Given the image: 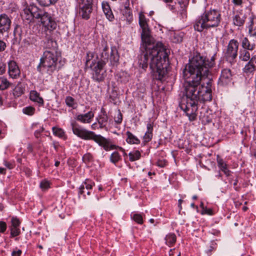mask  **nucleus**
Returning a JSON list of instances; mask_svg holds the SVG:
<instances>
[{
  "mask_svg": "<svg viewBox=\"0 0 256 256\" xmlns=\"http://www.w3.org/2000/svg\"><path fill=\"white\" fill-rule=\"evenodd\" d=\"M4 164L8 169H12L14 167V162H8L6 160H4Z\"/></svg>",
  "mask_w": 256,
  "mask_h": 256,
  "instance_id": "c03bdc74",
  "label": "nucleus"
},
{
  "mask_svg": "<svg viewBox=\"0 0 256 256\" xmlns=\"http://www.w3.org/2000/svg\"><path fill=\"white\" fill-rule=\"evenodd\" d=\"M216 54L210 58L196 54L190 59L189 63L183 70V77L186 80V98L179 104L180 108L186 114L190 121L196 119L199 103L212 99V80L208 78L210 68L215 65Z\"/></svg>",
  "mask_w": 256,
  "mask_h": 256,
  "instance_id": "f257e3e1",
  "label": "nucleus"
},
{
  "mask_svg": "<svg viewBox=\"0 0 256 256\" xmlns=\"http://www.w3.org/2000/svg\"><path fill=\"white\" fill-rule=\"evenodd\" d=\"M12 84L4 76L0 77V90H4L8 89Z\"/></svg>",
  "mask_w": 256,
  "mask_h": 256,
  "instance_id": "c85d7f7f",
  "label": "nucleus"
},
{
  "mask_svg": "<svg viewBox=\"0 0 256 256\" xmlns=\"http://www.w3.org/2000/svg\"><path fill=\"white\" fill-rule=\"evenodd\" d=\"M12 18L5 13L0 14V34L8 33L10 30Z\"/></svg>",
  "mask_w": 256,
  "mask_h": 256,
  "instance_id": "9b49d317",
  "label": "nucleus"
},
{
  "mask_svg": "<svg viewBox=\"0 0 256 256\" xmlns=\"http://www.w3.org/2000/svg\"><path fill=\"white\" fill-rule=\"evenodd\" d=\"M120 56L116 48L114 46L111 48L110 55V62L112 66H116L118 64Z\"/></svg>",
  "mask_w": 256,
  "mask_h": 256,
  "instance_id": "aec40b11",
  "label": "nucleus"
},
{
  "mask_svg": "<svg viewBox=\"0 0 256 256\" xmlns=\"http://www.w3.org/2000/svg\"><path fill=\"white\" fill-rule=\"evenodd\" d=\"M239 42L235 39L229 41L224 52V57L227 60L234 61L238 56Z\"/></svg>",
  "mask_w": 256,
  "mask_h": 256,
  "instance_id": "1a4fd4ad",
  "label": "nucleus"
},
{
  "mask_svg": "<svg viewBox=\"0 0 256 256\" xmlns=\"http://www.w3.org/2000/svg\"><path fill=\"white\" fill-rule=\"evenodd\" d=\"M80 4H92L93 0H79Z\"/></svg>",
  "mask_w": 256,
  "mask_h": 256,
  "instance_id": "bf43d9fd",
  "label": "nucleus"
},
{
  "mask_svg": "<svg viewBox=\"0 0 256 256\" xmlns=\"http://www.w3.org/2000/svg\"><path fill=\"white\" fill-rule=\"evenodd\" d=\"M20 222L17 218H12L11 219V225L9 227L20 228Z\"/></svg>",
  "mask_w": 256,
  "mask_h": 256,
  "instance_id": "58836bf2",
  "label": "nucleus"
},
{
  "mask_svg": "<svg viewBox=\"0 0 256 256\" xmlns=\"http://www.w3.org/2000/svg\"><path fill=\"white\" fill-rule=\"evenodd\" d=\"M120 159V156L118 152H114L112 154L110 160L114 164H116Z\"/></svg>",
  "mask_w": 256,
  "mask_h": 256,
  "instance_id": "f704fd0d",
  "label": "nucleus"
},
{
  "mask_svg": "<svg viewBox=\"0 0 256 256\" xmlns=\"http://www.w3.org/2000/svg\"><path fill=\"white\" fill-rule=\"evenodd\" d=\"M148 21L142 12L139 14V24L142 29L141 38L144 50L139 56L138 64L144 70L149 65L153 79L162 81L168 73L170 52L162 42H158L156 45L152 44Z\"/></svg>",
  "mask_w": 256,
  "mask_h": 256,
  "instance_id": "f03ea898",
  "label": "nucleus"
},
{
  "mask_svg": "<svg viewBox=\"0 0 256 256\" xmlns=\"http://www.w3.org/2000/svg\"><path fill=\"white\" fill-rule=\"evenodd\" d=\"M35 111V108L32 106H26L22 109L24 114L30 116H32L34 114Z\"/></svg>",
  "mask_w": 256,
  "mask_h": 256,
  "instance_id": "473e14b6",
  "label": "nucleus"
},
{
  "mask_svg": "<svg viewBox=\"0 0 256 256\" xmlns=\"http://www.w3.org/2000/svg\"><path fill=\"white\" fill-rule=\"evenodd\" d=\"M94 117V114L92 111H90L85 114H80L76 116L77 120L82 123H90Z\"/></svg>",
  "mask_w": 256,
  "mask_h": 256,
  "instance_id": "6ab92c4d",
  "label": "nucleus"
},
{
  "mask_svg": "<svg viewBox=\"0 0 256 256\" xmlns=\"http://www.w3.org/2000/svg\"><path fill=\"white\" fill-rule=\"evenodd\" d=\"M6 48V43L2 40H0V52L5 50Z\"/></svg>",
  "mask_w": 256,
  "mask_h": 256,
  "instance_id": "6e6d98bb",
  "label": "nucleus"
},
{
  "mask_svg": "<svg viewBox=\"0 0 256 256\" xmlns=\"http://www.w3.org/2000/svg\"><path fill=\"white\" fill-rule=\"evenodd\" d=\"M232 77V74L230 69L222 70L218 81V84L222 86H226L231 82Z\"/></svg>",
  "mask_w": 256,
  "mask_h": 256,
  "instance_id": "2eb2a0df",
  "label": "nucleus"
},
{
  "mask_svg": "<svg viewBox=\"0 0 256 256\" xmlns=\"http://www.w3.org/2000/svg\"><path fill=\"white\" fill-rule=\"evenodd\" d=\"M22 254V251L20 250H14L12 252V256H21Z\"/></svg>",
  "mask_w": 256,
  "mask_h": 256,
  "instance_id": "4d7b16f0",
  "label": "nucleus"
},
{
  "mask_svg": "<svg viewBox=\"0 0 256 256\" xmlns=\"http://www.w3.org/2000/svg\"><path fill=\"white\" fill-rule=\"evenodd\" d=\"M42 6H48L54 4L58 0H36Z\"/></svg>",
  "mask_w": 256,
  "mask_h": 256,
  "instance_id": "2f4dec72",
  "label": "nucleus"
},
{
  "mask_svg": "<svg viewBox=\"0 0 256 256\" xmlns=\"http://www.w3.org/2000/svg\"><path fill=\"white\" fill-rule=\"evenodd\" d=\"M61 56L58 51H44L36 70L42 74L44 70L49 75H52L56 70L58 71L61 67L58 65V60Z\"/></svg>",
  "mask_w": 256,
  "mask_h": 256,
  "instance_id": "423d86ee",
  "label": "nucleus"
},
{
  "mask_svg": "<svg viewBox=\"0 0 256 256\" xmlns=\"http://www.w3.org/2000/svg\"><path fill=\"white\" fill-rule=\"evenodd\" d=\"M14 92L16 93L17 96H18L24 94V92L21 88L16 87L14 90Z\"/></svg>",
  "mask_w": 256,
  "mask_h": 256,
  "instance_id": "864d4df0",
  "label": "nucleus"
},
{
  "mask_svg": "<svg viewBox=\"0 0 256 256\" xmlns=\"http://www.w3.org/2000/svg\"><path fill=\"white\" fill-rule=\"evenodd\" d=\"M114 120V122L118 124H120L122 123V114L121 113L120 110H118L117 116L116 117Z\"/></svg>",
  "mask_w": 256,
  "mask_h": 256,
  "instance_id": "a19ab883",
  "label": "nucleus"
},
{
  "mask_svg": "<svg viewBox=\"0 0 256 256\" xmlns=\"http://www.w3.org/2000/svg\"><path fill=\"white\" fill-rule=\"evenodd\" d=\"M27 148L29 152H32L33 148H32V146L31 144H28Z\"/></svg>",
  "mask_w": 256,
  "mask_h": 256,
  "instance_id": "338daca9",
  "label": "nucleus"
},
{
  "mask_svg": "<svg viewBox=\"0 0 256 256\" xmlns=\"http://www.w3.org/2000/svg\"><path fill=\"white\" fill-rule=\"evenodd\" d=\"M40 188L42 190H48L50 188V182L46 180L42 181L40 184Z\"/></svg>",
  "mask_w": 256,
  "mask_h": 256,
  "instance_id": "79ce46f5",
  "label": "nucleus"
},
{
  "mask_svg": "<svg viewBox=\"0 0 256 256\" xmlns=\"http://www.w3.org/2000/svg\"><path fill=\"white\" fill-rule=\"evenodd\" d=\"M8 64L10 77L13 79L18 78L20 76V70L17 63L14 60H10L8 62Z\"/></svg>",
  "mask_w": 256,
  "mask_h": 256,
  "instance_id": "ddd939ff",
  "label": "nucleus"
},
{
  "mask_svg": "<svg viewBox=\"0 0 256 256\" xmlns=\"http://www.w3.org/2000/svg\"><path fill=\"white\" fill-rule=\"evenodd\" d=\"M36 36H32L31 37H29L28 38L29 40H28V44H36Z\"/></svg>",
  "mask_w": 256,
  "mask_h": 256,
  "instance_id": "8fccbe9b",
  "label": "nucleus"
},
{
  "mask_svg": "<svg viewBox=\"0 0 256 256\" xmlns=\"http://www.w3.org/2000/svg\"><path fill=\"white\" fill-rule=\"evenodd\" d=\"M122 7H124V9L128 12V16H130V9L129 8V0H126L125 2L124 3V5Z\"/></svg>",
  "mask_w": 256,
  "mask_h": 256,
  "instance_id": "3c124183",
  "label": "nucleus"
},
{
  "mask_svg": "<svg viewBox=\"0 0 256 256\" xmlns=\"http://www.w3.org/2000/svg\"><path fill=\"white\" fill-rule=\"evenodd\" d=\"M30 99L38 103L40 106H42L44 104L43 98L40 96V93L34 90H32L30 93Z\"/></svg>",
  "mask_w": 256,
  "mask_h": 256,
  "instance_id": "412c9836",
  "label": "nucleus"
},
{
  "mask_svg": "<svg viewBox=\"0 0 256 256\" xmlns=\"http://www.w3.org/2000/svg\"><path fill=\"white\" fill-rule=\"evenodd\" d=\"M10 231V238H14L18 236L20 234V228L9 227Z\"/></svg>",
  "mask_w": 256,
  "mask_h": 256,
  "instance_id": "4c0bfd02",
  "label": "nucleus"
},
{
  "mask_svg": "<svg viewBox=\"0 0 256 256\" xmlns=\"http://www.w3.org/2000/svg\"><path fill=\"white\" fill-rule=\"evenodd\" d=\"M214 250V246L212 245L210 246L208 249L206 250V253L208 255L211 254V252Z\"/></svg>",
  "mask_w": 256,
  "mask_h": 256,
  "instance_id": "052dcab7",
  "label": "nucleus"
},
{
  "mask_svg": "<svg viewBox=\"0 0 256 256\" xmlns=\"http://www.w3.org/2000/svg\"><path fill=\"white\" fill-rule=\"evenodd\" d=\"M7 226L5 222L0 221V232L3 233L4 232L6 229Z\"/></svg>",
  "mask_w": 256,
  "mask_h": 256,
  "instance_id": "09e8293b",
  "label": "nucleus"
},
{
  "mask_svg": "<svg viewBox=\"0 0 256 256\" xmlns=\"http://www.w3.org/2000/svg\"><path fill=\"white\" fill-rule=\"evenodd\" d=\"M202 122L204 124H208L212 122V118H210V116H204L202 118Z\"/></svg>",
  "mask_w": 256,
  "mask_h": 256,
  "instance_id": "49530a36",
  "label": "nucleus"
},
{
  "mask_svg": "<svg viewBox=\"0 0 256 256\" xmlns=\"http://www.w3.org/2000/svg\"><path fill=\"white\" fill-rule=\"evenodd\" d=\"M95 52L99 54L100 59L98 60H103L105 64L109 58L108 46L106 41L102 40L95 49Z\"/></svg>",
  "mask_w": 256,
  "mask_h": 256,
  "instance_id": "9d476101",
  "label": "nucleus"
},
{
  "mask_svg": "<svg viewBox=\"0 0 256 256\" xmlns=\"http://www.w3.org/2000/svg\"><path fill=\"white\" fill-rule=\"evenodd\" d=\"M52 130L55 136L62 138H66L65 132L62 128L54 126L52 128Z\"/></svg>",
  "mask_w": 256,
  "mask_h": 256,
  "instance_id": "c756f323",
  "label": "nucleus"
},
{
  "mask_svg": "<svg viewBox=\"0 0 256 256\" xmlns=\"http://www.w3.org/2000/svg\"><path fill=\"white\" fill-rule=\"evenodd\" d=\"M65 102L68 106L72 108H74V106L76 104L74 99L70 96L66 98Z\"/></svg>",
  "mask_w": 256,
  "mask_h": 256,
  "instance_id": "c9c22d12",
  "label": "nucleus"
},
{
  "mask_svg": "<svg viewBox=\"0 0 256 256\" xmlns=\"http://www.w3.org/2000/svg\"><path fill=\"white\" fill-rule=\"evenodd\" d=\"M130 160L134 162L139 160L140 158L141 154L138 150H135L133 152H130L128 154Z\"/></svg>",
  "mask_w": 256,
  "mask_h": 256,
  "instance_id": "7c9ffc66",
  "label": "nucleus"
},
{
  "mask_svg": "<svg viewBox=\"0 0 256 256\" xmlns=\"http://www.w3.org/2000/svg\"><path fill=\"white\" fill-rule=\"evenodd\" d=\"M200 207L202 208V210H204L205 208L203 202H201L200 204Z\"/></svg>",
  "mask_w": 256,
  "mask_h": 256,
  "instance_id": "774afa93",
  "label": "nucleus"
},
{
  "mask_svg": "<svg viewBox=\"0 0 256 256\" xmlns=\"http://www.w3.org/2000/svg\"><path fill=\"white\" fill-rule=\"evenodd\" d=\"M201 214H202L212 215L213 212L211 208H205L204 210H202Z\"/></svg>",
  "mask_w": 256,
  "mask_h": 256,
  "instance_id": "de8ad7c7",
  "label": "nucleus"
},
{
  "mask_svg": "<svg viewBox=\"0 0 256 256\" xmlns=\"http://www.w3.org/2000/svg\"><path fill=\"white\" fill-rule=\"evenodd\" d=\"M222 21L220 12L216 9L206 10L195 20L194 28L198 32H206L218 27Z\"/></svg>",
  "mask_w": 256,
  "mask_h": 256,
  "instance_id": "20e7f679",
  "label": "nucleus"
},
{
  "mask_svg": "<svg viewBox=\"0 0 256 256\" xmlns=\"http://www.w3.org/2000/svg\"><path fill=\"white\" fill-rule=\"evenodd\" d=\"M238 58L240 60L247 62L242 68L243 73L247 76L253 75L256 71V54L250 57L249 50L246 49H240L239 51Z\"/></svg>",
  "mask_w": 256,
  "mask_h": 256,
  "instance_id": "0eeeda50",
  "label": "nucleus"
},
{
  "mask_svg": "<svg viewBox=\"0 0 256 256\" xmlns=\"http://www.w3.org/2000/svg\"><path fill=\"white\" fill-rule=\"evenodd\" d=\"M233 4L236 6H240L242 4V0H232Z\"/></svg>",
  "mask_w": 256,
  "mask_h": 256,
  "instance_id": "13d9d810",
  "label": "nucleus"
},
{
  "mask_svg": "<svg viewBox=\"0 0 256 256\" xmlns=\"http://www.w3.org/2000/svg\"><path fill=\"white\" fill-rule=\"evenodd\" d=\"M82 6H80L79 11L80 15L84 20H88L90 18V14L92 10V4H80Z\"/></svg>",
  "mask_w": 256,
  "mask_h": 256,
  "instance_id": "dca6fc26",
  "label": "nucleus"
},
{
  "mask_svg": "<svg viewBox=\"0 0 256 256\" xmlns=\"http://www.w3.org/2000/svg\"><path fill=\"white\" fill-rule=\"evenodd\" d=\"M233 182V186H234V190L236 191H238L240 190V187L237 186L238 183V180L235 179L234 180H232L231 182Z\"/></svg>",
  "mask_w": 256,
  "mask_h": 256,
  "instance_id": "5fc2aeb1",
  "label": "nucleus"
},
{
  "mask_svg": "<svg viewBox=\"0 0 256 256\" xmlns=\"http://www.w3.org/2000/svg\"><path fill=\"white\" fill-rule=\"evenodd\" d=\"M250 20V24L248 26V34L251 36L256 37V18L251 16Z\"/></svg>",
  "mask_w": 256,
  "mask_h": 256,
  "instance_id": "393cba45",
  "label": "nucleus"
},
{
  "mask_svg": "<svg viewBox=\"0 0 256 256\" xmlns=\"http://www.w3.org/2000/svg\"><path fill=\"white\" fill-rule=\"evenodd\" d=\"M246 16L242 14H236L232 18L233 24L237 26H242L245 22Z\"/></svg>",
  "mask_w": 256,
  "mask_h": 256,
  "instance_id": "5701e85b",
  "label": "nucleus"
},
{
  "mask_svg": "<svg viewBox=\"0 0 256 256\" xmlns=\"http://www.w3.org/2000/svg\"><path fill=\"white\" fill-rule=\"evenodd\" d=\"M106 64L103 60H94L90 64L89 67L92 70V78L96 82H100L104 81L106 76V70H104Z\"/></svg>",
  "mask_w": 256,
  "mask_h": 256,
  "instance_id": "6e6552de",
  "label": "nucleus"
},
{
  "mask_svg": "<svg viewBox=\"0 0 256 256\" xmlns=\"http://www.w3.org/2000/svg\"><path fill=\"white\" fill-rule=\"evenodd\" d=\"M131 218L138 224H143V218L140 214H131Z\"/></svg>",
  "mask_w": 256,
  "mask_h": 256,
  "instance_id": "72a5a7b5",
  "label": "nucleus"
},
{
  "mask_svg": "<svg viewBox=\"0 0 256 256\" xmlns=\"http://www.w3.org/2000/svg\"><path fill=\"white\" fill-rule=\"evenodd\" d=\"M165 240L166 244L170 247L176 243V237L174 234L170 233L166 236Z\"/></svg>",
  "mask_w": 256,
  "mask_h": 256,
  "instance_id": "bb28decb",
  "label": "nucleus"
},
{
  "mask_svg": "<svg viewBox=\"0 0 256 256\" xmlns=\"http://www.w3.org/2000/svg\"><path fill=\"white\" fill-rule=\"evenodd\" d=\"M94 185L95 184L92 180L88 178L86 179L79 188L78 195H82L84 198H86L85 190H87V196H90L92 188Z\"/></svg>",
  "mask_w": 256,
  "mask_h": 256,
  "instance_id": "f8f14e48",
  "label": "nucleus"
},
{
  "mask_svg": "<svg viewBox=\"0 0 256 256\" xmlns=\"http://www.w3.org/2000/svg\"><path fill=\"white\" fill-rule=\"evenodd\" d=\"M156 166L164 168L168 164V162L164 159L158 160L156 162Z\"/></svg>",
  "mask_w": 256,
  "mask_h": 256,
  "instance_id": "37998d69",
  "label": "nucleus"
},
{
  "mask_svg": "<svg viewBox=\"0 0 256 256\" xmlns=\"http://www.w3.org/2000/svg\"><path fill=\"white\" fill-rule=\"evenodd\" d=\"M108 116H98L96 118L98 124H99V128L100 129L105 128L108 121Z\"/></svg>",
  "mask_w": 256,
  "mask_h": 256,
  "instance_id": "cd10ccee",
  "label": "nucleus"
},
{
  "mask_svg": "<svg viewBox=\"0 0 256 256\" xmlns=\"http://www.w3.org/2000/svg\"><path fill=\"white\" fill-rule=\"evenodd\" d=\"M91 127H92V130H96V129H98V128H99V127H98V124H97V123H96V122H95V123L93 124L92 125Z\"/></svg>",
  "mask_w": 256,
  "mask_h": 256,
  "instance_id": "e2e57ef3",
  "label": "nucleus"
},
{
  "mask_svg": "<svg viewBox=\"0 0 256 256\" xmlns=\"http://www.w3.org/2000/svg\"><path fill=\"white\" fill-rule=\"evenodd\" d=\"M102 8L106 18L110 21L112 22L114 18L109 4L107 2H102Z\"/></svg>",
  "mask_w": 256,
  "mask_h": 256,
  "instance_id": "4be33fe9",
  "label": "nucleus"
},
{
  "mask_svg": "<svg viewBox=\"0 0 256 256\" xmlns=\"http://www.w3.org/2000/svg\"><path fill=\"white\" fill-rule=\"evenodd\" d=\"M183 200L182 199H180L178 201V206L179 207L180 210L182 209V204Z\"/></svg>",
  "mask_w": 256,
  "mask_h": 256,
  "instance_id": "69168bd1",
  "label": "nucleus"
},
{
  "mask_svg": "<svg viewBox=\"0 0 256 256\" xmlns=\"http://www.w3.org/2000/svg\"><path fill=\"white\" fill-rule=\"evenodd\" d=\"M240 44L242 49L248 50H253L256 47V44L254 42H250L247 37L242 35L240 38Z\"/></svg>",
  "mask_w": 256,
  "mask_h": 256,
  "instance_id": "f3484780",
  "label": "nucleus"
},
{
  "mask_svg": "<svg viewBox=\"0 0 256 256\" xmlns=\"http://www.w3.org/2000/svg\"><path fill=\"white\" fill-rule=\"evenodd\" d=\"M153 126L154 123L151 122H148L146 125L147 130L144 136H143V142L142 143L145 144H146L150 142L153 136L152 132H153Z\"/></svg>",
  "mask_w": 256,
  "mask_h": 256,
  "instance_id": "a211bd4d",
  "label": "nucleus"
},
{
  "mask_svg": "<svg viewBox=\"0 0 256 256\" xmlns=\"http://www.w3.org/2000/svg\"><path fill=\"white\" fill-rule=\"evenodd\" d=\"M94 52L91 51H88L87 52L86 56V66L88 67L90 66L89 64H91L90 63V61L94 58Z\"/></svg>",
  "mask_w": 256,
  "mask_h": 256,
  "instance_id": "e433bc0d",
  "label": "nucleus"
},
{
  "mask_svg": "<svg viewBox=\"0 0 256 256\" xmlns=\"http://www.w3.org/2000/svg\"><path fill=\"white\" fill-rule=\"evenodd\" d=\"M43 47L46 49L44 51H58L57 42L52 38L50 35L48 34H46Z\"/></svg>",
  "mask_w": 256,
  "mask_h": 256,
  "instance_id": "4468645a",
  "label": "nucleus"
},
{
  "mask_svg": "<svg viewBox=\"0 0 256 256\" xmlns=\"http://www.w3.org/2000/svg\"><path fill=\"white\" fill-rule=\"evenodd\" d=\"M73 133L84 140H92L106 151L116 149L118 146L112 144L110 140L94 132L88 130L80 126L76 122L71 123Z\"/></svg>",
  "mask_w": 256,
  "mask_h": 256,
  "instance_id": "39448f33",
  "label": "nucleus"
},
{
  "mask_svg": "<svg viewBox=\"0 0 256 256\" xmlns=\"http://www.w3.org/2000/svg\"><path fill=\"white\" fill-rule=\"evenodd\" d=\"M44 131V128L43 127H40V128L35 131L34 135L36 138H38L42 132Z\"/></svg>",
  "mask_w": 256,
  "mask_h": 256,
  "instance_id": "603ef678",
  "label": "nucleus"
},
{
  "mask_svg": "<svg viewBox=\"0 0 256 256\" xmlns=\"http://www.w3.org/2000/svg\"><path fill=\"white\" fill-rule=\"evenodd\" d=\"M6 63L0 62V75L4 74L6 72Z\"/></svg>",
  "mask_w": 256,
  "mask_h": 256,
  "instance_id": "a18cd8bd",
  "label": "nucleus"
},
{
  "mask_svg": "<svg viewBox=\"0 0 256 256\" xmlns=\"http://www.w3.org/2000/svg\"><path fill=\"white\" fill-rule=\"evenodd\" d=\"M216 162L220 170L223 172L227 176H229L230 174V171L228 169L227 164L218 155L216 156Z\"/></svg>",
  "mask_w": 256,
  "mask_h": 256,
  "instance_id": "b1692460",
  "label": "nucleus"
},
{
  "mask_svg": "<svg viewBox=\"0 0 256 256\" xmlns=\"http://www.w3.org/2000/svg\"><path fill=\"white\" fill-rule=\"evenodd\" d=\"M22 18L30 22L34 18L40 19L42 24L45 30L50 32L56 28L57 23L55 18L48 12H42L34 4H27L24 6Z\"/></svg>",
  "mask_w": 256,
  "mask_h": 256,
  "instance_id": "7ed1b4c3",
  "label": "nucleus"
},
{
  "mask_svg": "<svg viewBox=\"0 0 256 256\" xmlns=\"http://www.w3.org/2000/svg\"><path fill=\"white\" fill-rule=\"evenodd\" d=\"M6 172V169L4 168L0 167V174H5Z\"/></svg>",
  "mask_w": 256,
  "mask_h": 256,
  "instance_id": "0e129e2a",
  "label": "nucleus"
},
{
  "mask_svg": "<svg viewBox=\"0 0 256 256\" xmlns=\"http://www.w3.org/2000/svg\"><path fill=\"white\" fill-rule=\"evenodd\" d=\"M101 114L99 116H108L105 109L103 108H102L100 110Z\"/></svg>",
  "mask_w": 256,
  "mask_h": 256,
  "instance_id": "680f3d73",
  "label": "nucleus"
},
{
  "mask_svg": "<svg viewBox=\"0 0 256 256\" xmlns=\"http://www.w3.org/2000/svg\"><path fill=\"white\" fill-rule=\"evenodd\" d=\"M93 158L92 155L90 152L84 154L82 156V160L86 163L92 162Z\"/></svg>",
  "mask_w": 256,
  "mask_h": 256,
  "instance_id": "ea45409f",
  "label": "nucleus"
},
{
  "mask_svg": "<svg viewBox=\"0 0 256 256\" xmlns=\"http://www.w3.org/2000/svg\"><path fill=\"white\" fill-rule=\"evenodd\" d=\"M126 135L127 136L126 141L128 144H139L140 143V140L130 131L126 132Z\"/></svg>",
  "mask_w": 256,
  "mask_h": 256,
  "instance_id": "a878e982",
  "label": "nucleus"
}]
</instances>
